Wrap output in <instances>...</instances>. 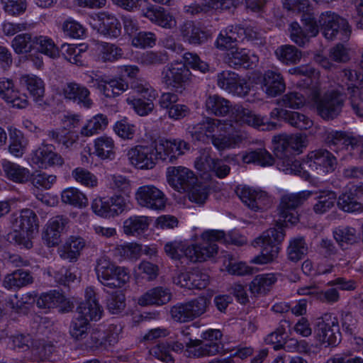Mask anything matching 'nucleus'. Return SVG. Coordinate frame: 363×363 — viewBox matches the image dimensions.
I'll list each match as a JSON object with an SVG mask.
<instances>
[{"label":"nucleus","mask_w":363,"mask_h":363,"mask_svg":"<svg viewBox=\"0 0 363 363\" xmlns=\"http://www.w3.org/2000/svg\"><path fill=\"white\" fill-rule=\"evenodd\" d=\"M201 242L196 235L191 238L194 243L188 245L182 240L168 242L164 250L173 259H179L185 256L193 262H204L217 255L218 247L216 242H225V233L218 230H206L200 235Z\"/></svg>","instance_id":"20e7f679"},{"label":"nucleus","mask_w":363,"mask_h":363,"mask_svg":"<svg viewBox=\"0 0 363 363\" xmlns=\"http://www.w3.org/2000/svg\"><path fill=\"white\" fill-rule=\"evenodd\" d=\"M180 33L184 40L191 44L199 45L208 39V34L191 21L184 23L180 28Z\"/></svg>","instance_id":"8fccbe9b"},{"label":"nucleus","mask_w":363,"mask_h":363,"mask_svg":"<svg viewBox=\"0 0 363 363\" xmlns=\"http://www.w3.org/2000/svg\"><path fill=\"white\" fill-rule=\"evenodd\" d=\"M294 144L293 135L281 134L275 135L272 139V150L277 157V167L285 174L294 173Z\"/></svg>","instance_id":"9b49d317"},{"label":"nucleus","mask_w":363,"mask_h":363,"mask_svg":"<svg viewBox=\"0 0 363 363\" xmlns=\"http://www.w3.org/2000/svg\"><path fill=\"white\" fill-rule=\"evenodd\" d=\"M106 184L109 189L130 200L132 182L127 177L119 174H108L106 176Z\"/></svg>","instance_id":"3c124183"},{"label":"nucleus","mask_w":363,"mask_h":363,"mask_svg":"<svg viewBox=\"0 0 363 363\" xmlns=\"http://www.w3.org/2000/svg\"><path fill=\"white\" fill-rule=\"evenodd\" d=\"M3 175L9 180L16 184H26L30 179V171L28 168L11 162L1 160Z\"/></svg>","instance_id":"f704fd0d"},{"label":"nucleus","mask_w":363,"mask_h":363,"mask_svg":"<svg viewBox=\"0 0 363 363\" xmlns=\"http://www.w3.org/2000/svg\"><path fill=\"white\" fill-rule=\"evenodd\" d=\"M95 272L100 283L113 289L123 287L130 279L126 268L116 265L106 257H101L97 260Z\"/></svg>","instance_id":"0eeeda50"},{"label":"nucleus","mask_w":363,"mask_h":363,"mask_svg":"<svg viewBox=\"0 0 363 363\" xmlns=\"http://www.w3.org/2000/svg\"><path fill=\"white\" fill-rule=\"evenodd\" d=\"M171 300V293L167 288L157 286L152 288L138 299L140 306H162L167 303Z\"/></svg>","instance_id":"79ce46f5"},{"label":"nucleus","mask_w":363,"mask_h":363,"mask_svg":"<svg viewBox=\"0 0 363 363\" xmlns=\"http://www.w3.org/2000/svg\"><path fill=\"white\" fill-rule=\"evenodd\" d=\"M61 93L65 99L77 103L80 107L91 108L94 102L90 98V91L84 85L69 82L62 86Z\"/></svg>","instance_id":"cd10ccee"},{"label":"nucleus","mask_w":363,"mask_h":363,"mask_svg":"<svg viewBox=\"0 0 363 363\" xmlns=\"http://www.w3.org/2000/svg\"><path fill=\"white\" fill-rule=\"evenodd\" d=\"M166 179L168 184L179 193H186L197 180L195 173L183 166L169 167L166 170Z\"/></svg>","instance_id":"412c9836"},{"label":"nucleus","mask_w":363,"mask_h":363,"mask_svg":"<svg viewBox=\"0 0 363 363\" xmlns=\"http://www.w3.org/2000/svg\"><path fill=\"white\" fill-rule=\"evenodd\" d=\"M259 61L257 55L245 48L235 47L228 52L227 62L230 66L242 65L245 67L255 66Z\"/></svg>","instance_id":"37998d69"},{"label":"nucleus","mask_w":363,"mask_h":363,"mask_svg":"<svg viewBox=\"0 0 363 363\" xmlns=\"http://www.w3.org/2000/svg\"><path fill=\"white\" fill-rule=\"evenodd\" d=\"M35 36L30 33L18 34L13 38L11 46L16 54H25L33 50Z\"/></svg>","instance_id":"e2e57ef3"},{"label":"nucleus","mask_w":363,"mask_h":363,"mask_svg":"<svg viewBox=\"0 0 363 363\" xmlns=\"http://www.w3.org/2000/svg\"><path fill=\"white\" fill-rule=\"evenodd\" d=\"M61 200L64 203L75 208H84L88 205L86 194L76 187H67L61 192Z\"/></svg>","instance_id":"603ef678"},{"label":"nucleus","mask_w":363,"mask_h":363,"mask_svg":"<svg viewBox=\"0 0 363 363\" xmlns=\"http://www.w3.org/2000/svg\"><path fill=\"white\" fill-rule=\"evenodd\" d=\"M37 306L41 308H57L61 312L69 311L72 308L70 301L57 291L42 294L36 300Z\"/></svg>","instance_id":"2f4dec72"},{"label":"nucleus","mask_w":363,"mask_h":363,"mask_svg":"<svg viewBox=\"0 0 363 363\" xmlns=\"http://www.w3.org/2000/svg\"><path fill=\"white\" fill-rule=\"evenodd\" d=\"M9 138V152L16 157H22L27 146V142L22 133L16 128H10Z\"/></svg>","instance_id":"13d9d810"},{"label":"nucleus","mask_w":363,"mask_h":363,"mask_svg":"<svg viewBox=\"0 0 363 363\" xmlns=\"http://www.w3.org/2000/svg\"><path fill=\"white\" fill-rule=\"evenodd\" d=\"M336 194L333 191H323L317 197V202L313 205L316 213L323 214L334 206L336 201Z\"/></svg>","instance_id":"774afa93"},{"label":"nucleus","mask_w":363,"mask_h":363,"mask_svg":"<svg viewBox=\"0 0 363 363\" xmlns=\"http://www.w3.org/2000/svg\"><path fill=\"white\" fill-rule=\"evenodd\" d=\"M103 308L99 304L93 287L87 286L84 291V301L77 307L78 317L87 321H97L102 316Z\"/></svg>","instance_id":"393cba45"},{"label":"nucleus","mask_w":363,"mask_h":363,"mask_svg":"<svg viewBox=\"0 0 363 363\" xmlns=\"http://www.w3.org/2000/svg\"><path fill=\"white\" fill-rule=\"evenodd\" d=\"M217 85L222 90L239 97H245L251 90L250 79L242 78L230 70H224L218 74Z\"/></svg>","instance_id":"a211bd4d"},{"label":"nucleus","mask_w":363,"mask_h":363,"mask_svg":"<svg viewBox=\"0 0 363 363\" xmlns=\"http://www.w3.org/2000/svg\"><path fill=\"white\" fill-rule=\"evenodd\" d=\"M192 79V74L186 65L175 61L167 65L162 72V81L167 86L182 91Z\"/></svg>","instance_id":"f3484780"},{"label":"nucleus","mask_w":363,"mask_h":363,"mask_svg":"<svg viewBox=\"0 0 363 363\" xmlns=\"http://www.w3.org/2000/svg\"><path fill=\"white\" fill-rule=\"evenodd\" d=\"M239 196L250 209L253 211H262L268 205V197L264 191L250 186H243Z\"/></svg>","instance_id":"7c9ffc66"},{"label":"nucleus","mask_w":363,"mask_h":363,"mask_svg":"<svg viewBox=\"0 0 363 363\" xmlns=\"http://www.w3.org/2000/svg\"><path fill=\"white\" fill-rule=\"evenodd\" d=\"M337 164L336 157L328 150L319 149L308 153L306 158L296 167V175L303 172V177L306 179L309 177L308 169L318 171L323 173L333 172Z\"/></svg>","instance_id":"9d476101"},{"label":"nucleus","mask_w":363,"mask_h":363,"mask_svg":"<svg viewBox=\"0 0 363 363\" xmlns=\"http://www.w3.org/2000/svg\"><path fill=\"white\" fill-rule=\"evenodd\" d=\"M69 218L64 216L50 218L42 233V239L49 247H56L61 242V236L69 224Z\"/></svg>","instance_id":"b1692460"},{"label":"nucleus","mask_w":363,"mask_h":363,"mask_svg":"<svg viewBox=\"0 0 363 363\" xmlns=\"http://www.w3.org/2000/svg\"><path fill=\"white\" fill-rule=\"evenodd\" d=\"M325 142L330 149L345 157L346 152L358 147L359 139L352 133L342 130H329L325 132Z\"/></svg>","instance_id":"aec40b11"},{"label":"nucleus","mask_w":363,"mask_h":363,"mask_svg":"<svg viewBox=\"0 0 363 363\" xmlns=\"http://www.w3.org/2000/svg\"><path fill=\"white\" fill-rule=\"evenodd\" d=\"M19 82L38 106L44 104L45 86L43 79L33 74H24L20 77Z\"/></svg>","instance_id":"c756f323"},{"label":"nucleus","mask_w":363,"mask_h":363,"mask_svg":"<svg viewBox=\"0 0 363 363\" xmlns=\"http://www.w3.org/2000/svg\"><path fill=\"white\" fill-rule=\"evenodd\" d=\"M237 29L235 26H230L222 30L216 40V46L221 50H228L229 52L235 47L234 43L238 40L237 36Z\"/></svg>","instance_id":"6e6d98bb"},{"label":"nucleus","mask_w":363,"mask_h":363,"mask_svg":"<svg viewBox=\"0 0 363 363\" xmlns=\"http://www.w3.org/2000/svg\"><path fill=\"white\" fill-rule=\"evenodd\" d=\"M222 270L228 272L233 275L243 276L253 273L251 267L245 262H237L231 255L225 256L223 261Z\"/></svg>","instance_id":"4d7b16f0"},{"label":"nucleus","mask_w":363,"mask_h":363,"mask_svg":"<svg viewBox=\"0 0 363 363\" xmlns=\"http://www.w3.org/2000/svg\"><path fill=\"white\" fill-rule=\"evenodd\" d=\"M108 124V117L103 113L95 114L87 118L79 130L82 138H91L106 130Z\"/></svg>","instance_id":"4c0bfd02"},{"label":"nucleus","mask_w":363,"mask_h":363,"mask_svg":"<svg viewBox=\"0 0 363 363\" xmlns=\"http://www.w3.org/2000/svg\"><path fill=\"white\" fill-rule=\"evenodd\" d=\"M113 130L121 139L128 140L134 138L137 128L127 117L124 116L115 122Z\"/></svg>","instance_id":"680f3d73"},{"label":"nucleus","mask_w":363,"mask_h":363,"mask_svg":"<svg viewBox=\"0 0 363 363\" xmlns=\"http://www.w3.org/2000/svg\"><path fill=\"white\" fill-rule=\"evenodd\" d=\"M104 82L100 86L99 93L106 98L116 97L129 88L128 82L119 76L113 78L104 76Z\"/></svg>","instance_id":"a18cd8bd"},{"label":"nucleus","mask_w":363,"mask_h":363,"mask_svg":"<svg viewBox=\"0 0 363 363\" xmlns=\"http://www.w3.org/2000/svg\"><path fill=\"white\" fill-rule=\"evenodd\" d=\"M155 91L147 83L138 84L133 86L125 99L126 103L140 116L149 115L154 109Z\"/></svg>","instance_id":"f8f14e48"},{"label":"nucleus","mask_w":363,"mask_h":363,"mask_svg":"<svg viewBox=\"0 0 363 363\" xmlns=\"http://www.w3.org/2000/svg\"><path fill=\"white\" fill-rule=\"evenodd\" d=\"M89 321L77 316L71 323L69 333L72 338L76 341H83V345L86 348L85 343L87 340H90V334H88Z\"/></svg>","instance_id":"0e129e2a"},{"label":"nucleus","mask_w":363,"mask_h":363,"mask_svg":"<svg viewBox=\"0 0 363 363\" xmlns=\"http://www.w3.org/2000/svg\"><path fill=\"white\" fill-rule=\"evenodd\" d=\"M190 327L182 329L177 335V341L172 345L171 350L182 352L184 350L186 355L193 357L213 356L218 354V347L216 345L203 344L201 340L191 339L189 333Z\"/></svg>","instance_id":"1a4fd4ad"},{"label":"nucleus","mask_w":363,"mask_h":363,"mask_svg":"<svg viewBox=\"0 0 363 363\" xmlns=\"http://www.w3.org/2000/svg\"><path fill=\"white\" fill-rule=\"evenodd\" d=\"M143 245L135 242H124L116 245L113 255L120 261H135L142 255Z\"/></svg>","instance_id":"49530a36"},{"label":"nucleus","mask_w":363,"mask_h":363,"mask_svg":"<svg viewBox=\"0 0 363 363\" xmlns=\"http://www.w3.org/2000/svg\"><path fill=\"white\" fill-rule=\"evenodd\" d=\"M301 91L300 94L296 92V108L306 103L315 104L319 115L324 119H333L340 113L344 102V96L340 92L328 91L320 98V88L317 86Z\"/></svg>","instance_id":"39448f33"},{"label":"nucleus","mask_w":363,"mask_h":363,"mask_svg":"<svg viewBox=\"0 0 363 363\" xmlns=\"http://www.w3.org/2000/svg\"><path fill=\"white\" fill-rule=\"evenodd\" d=\"M294 212V194H284L278 208V224L277 227L269 228L255 239L253 245L261 248V252L250 260V263L262 265L273 263L277 260L279 253V245L284 238L283 226L293 225Z\"/></svg>","instance_id":"f03ea898"},{"label":"nucleus","mask_w":363,"mask_h":363,"mask_svg":"<svg viewBox=\"0 0 363 363\" xmlns=\"http://www.w3.org/2000/svg\"><path fill=\"white\" fill-rule=\"evenodd\" d=\"M299 15L301 25L296 27V45L303 46L312 37L317 35L319 26L325 39L334 40L337 35L342 40H347L351 33L348 22L335 12L328 11L321 13L318 24L313 8L307 1L296 0V14Z\"/></svg>","instance_id":"f257e3e1"},{"label":"nucleus","mask_w":363,"mask_h":363,"mask_svg":"<svg viewBox=\"0 0 363 363\" xmlns=\"http://www.w3.org/2000/svg\"><path fill=\"white\" fill-rule=\"evenodd\" d=\"M89 23L92 28L107 38H116L121 34L120 21L115 15L108 12L103 11L91 15Z\"/></svg>","instance_id":"6ab92c4d"},{"label":"nucleus","mask_w":363,"mask_h":363,"mask_svg":"<svg viewBox=\"0 0 363 363\" xmlns=\"http://www.w3.org/2000/svg\"><path fill=\"white\" fill-rule=\"evenodd\" d=\"M33 282V278L29 271L16 269L4 276L2 286L6 289L16 291Z\"/></svg>","instance_id":"58836bf2"},{"label":"nucleus","mask_w":363,"mask_h":363,"mask_svg":"<svg viewBox=\"0 0 363 363\" xmlns=\"http://www.w3.org/2000/svg\"><path fill=\"white\" fill-rule=\"evenodd\" d=\"M93 154L101 160H112L116 157V147L111 136L102 135L93 140Z\"/></svg>","instance_id":"a19ab883"},{"label":"nucleus","mask_w":363,"mask_h":363,"mask_svg":"<svg viewBox=\"0 0 363 363\" xmlns=\"http://www.w3.org/2000/svg\"><path fill=\"white\" fill-rule=\"evenodd\" d=\"M62 30L65 37L72 39H82L86 36L85 27L71 17L63 21Z\"/></svg>","instance_id":"69168bd1"},{"label":"nucleus","mask_w":363,"mask_h":363,"mask_svg":"<svg viewBox=\"0 0 363 363\" xmlns=\"http://www.w3.org/2000/svg\"><path fill=\"white\" fill-rule=\"evenodd\" d=\"M0 98L10 107L22 109L26 108L28 104V97L16 86L11 79H0Z\"/></svg>","instance_id":"4be33fe9"},{"label":"nucleus","mask_w":363,"mask_h":363,"mask_svg":"<svg viewBox=\"0 0 363 363\" xmlns=\"http://www.w3.org/2000/svg\"><path fill=\"white\" fill-rule=\"evenodd\" d=\"M9 345L14 350H29L33 354L40 359L48 358L54 351V346L50 342L29 334L17 333L11 335Z\"/></svg>","instance_id":"4468645a"},{"label":"nucleus","mask_w":363,"mask_h":363,"mask_svg":"<svg viewBox=\"0 0 363 363\" xmlns=\"http://www.w3.org/2000/svg\"><path fill=\"white\" fill-rule=\"evenodd\" d=\"M33 292L23 294L21 296L12 295L4 299L6 310L9 308L15 312L24 313L35 301Z\"/></svg>","instance_id":"de8ad7c7"},{"label":"nucleus","mask_w":363,"mask_h":363,"mask_svg":"<svg viewBox=\"0 0 363 363\" xmlns=\"http://www.w3.org/2000/svg\"><path fill=\"white\" fill-rule=\"evenodd\" d=\"M233 115L235 121L240 124H246L257 128L265 126L263 129L266 130H273L277 127V123L267 122L264 117L256 114L251 110L242 106L235 107Z\"/></svg>","instance_id":"c85d7f7f"},{"label":"nucleus","mask_w":363,"mask_h":363,"mask_svg":"<svg viewBox=\"0 0 363 363\" xmlns=\"http://www.w3.org/2000/svg\"><path fill=\"white\" fill-rule=\"evenodd\" d=\"M154 150L147 145H135L130 147L126 154L129 163L139 169H152L157 162Z\"/></svg>","instance_id":"a878e982"},{"label":"nucleus","mask_w":363,"mask_h":363,"mask_svg":"<svg viewBox=\"0 0 363 363\" xmlns=\"http://www.w3.org/2000/svg\"><path fill=\"white\" fill-rule=\"evenodd\" d=\"M121 332V326L114 325H110L106 331L93 330L90 334V340H87L85 345L91 350L113 345L118 342Z\"/></svg>","instance_id":"bb28decb"},{"label":"nucleus","mask_w":363,"mask_h":363,"mask_svg":"<svg viewBox=\"0 0 363 363\" xmlns=\"http://www.w3.org/2000/svg\"><path fill=\"white\" fill-rule=\"evenodd\" d=\"M93 213L101 218H113L130 208V200L115 194L110 197L96 196L91 201Z\"/></svg>","instance_id":"6e6552de"},{"label":"nucleus","mask_w":363,"mask_h":363,"mask_svg":"<svg viewBox=\"0 0 363 363\" xmlns=\"http://www.w3.org/2000/svg\"><path fill=\"white\" fill-rule=\"evenodd\" d=\"M27 162L31 167L48 169L62 166L64 160L52 145L43 143L30 152Z\"/></svg>","instance_id":"dca6fc26"},{"label":"nucleus","mask_w":363,"mask_h":363,"mask_svg":"<svg viewBox=\"0 0 363 363\" xmlns=\"http://www.w3.org/2000/svg\"><path fill=\"white\" fill-rule=\"evenodd\" d=\"M152 147L156 162H174L189 149V144L182 140L166 138L157 140Z\"/></svg>","instance_id":"2eb2a0df"},{"label":"nucleus","mask_w":363,"mask_h":363,"mask_svg":"<svg viewBox=\"0 0 363 363\" xmlns=\"http://www.w3.org/2000/svg\"><path fill=\"white\" fill-rule=\"evenodd\" d=\"M230 108V102L223 97L214 94L208 96L205 101V110L207 113L218 116L226 115Z\"/></svg>","instance_id":"5fc2aeb1"},{"label":"nucleus","mask_w":363,"mask_h":363,"mask_svg":"<svg viewBox=\"0 0 363 363\" xmlns=\"http://www.w3.org/2000/svg\"><path fill=\"white\" fill-rule=\"evenodd\" d=\"M85 246L86 241L82 237L70 235L58 248V253L61 258L69 262H75L78 259Z\"/></svg>","instance_id":"473e14b6"},{"label":"nucleus","mask_w":363,"mask_h":363,"mask_svg":"<svg viewBox=\"0 0 363 363\" xmlns=\"http://www.w3.org/2000/svg\"><path fill=\"white\" fill-rule=\"evenodd\" d=\"M242 160L245 163H256L262 167L271 166L274 162L272 156L264 149L245 152L242 155Z\"/></svg>","instance_id":"052dcab7"},{"label":"nucleus","mask_w":363,"mask_h":363,"mask_svg":"<svg viewBox=\"0 0 363 363\" xmlns=\"http://www.w3.org/2000/svg\"><path fill=\"white\" fill-rule=\"evenodd\" d=\"M333 237L341 246L352 245L358 240V235L355 228L350 226H340L333 231Z\"/></svg>","instance_id":"338daca9"},{"label":"nucleus","mask_w":363,"mask_h":363,"mask_svg":"<svg viewBox=\"0 0 363 363\" xmlns=\"http://www.w3.org/2000/svg\"><path fill=\"white\" fill-rule=\"evenodd\" d=\"M262 89L269 97L277 96L285 90L283 77L278 72H266L262 78Z\"/></svg>","instance_id":"c03bdc74"},{"label":"nucleus","mask_w":363,"mask_h":363,"mask_svg":"<svg viewBox=\"0 0 363 363\" xmlns=\"http://www.w3.org/2000/svg\"><path fill=\"white\" fill-rule=\"evenodd\" d=\"M225 121L207 118L202 122L190 126L188 132L193 140L203 143L211 142L219 152L239 148L247 140V133L241 129L229 132Z\"/></svg>","instance_id":"7ed1b4c3"},{"label":"nucleus","mask_w":363,"mask_h":363,"mask_svg":"<svg viewBox=\"0 0 363 363\" xmlns=\"http://www.w3.org/2000/svg\"><path fill=\"white\" fill-rule=\"evenodd\" d=\"M150 223L147 216L133 215L123 220L122 231L127 236L139 237L148 230Z\"/></svg>","instance_id":"72a5a7b5"},{"label":"nucleus","mask_w":363,"mask_h":363,"mask_svg":"<svg viewBox=\"0 0 363 363\" xmlns=\"http://www.w3.org/2000/svg\"><path fill=\"white\" fill-rule=\"evenodd\" d=\"M143 16L164 28H172L177 24L173 15L167 12L162 7L156 8L153 5H150L145 11H143Z\"/></svg>","instance_id":"e433bc0d"},{"label":"nucleus","mask_w":363,"mask_h":363,"mask_svg":"<svg viewBox=\"0 0 363 363\" xmlns=\"http://www.w3.org/2000/svg\"><path fill=\"white\" fill-rule=\"evenodd\" d=\"M33 50L53 60L60 57L57 46L52 38L45 35L35 36Z\"/></svg>","instance_id":"864d4df0"},{"label":"nucleus","mask_w":363,"mask_h":363,"mask_svg":"<svg viewBox=\"0 0 363 363\" xmlns=\"http://www.w3.org/2000/svg\"><path fill=\"white\" fill-rule=\"evenodd\" d=\"M316 335L320 342L328 346H337L341 341L337 318L332 315H325L318 323Z\"/></svg>","instance_id":"5701e85b"},{"label":"nucleus","mask_w":363,"mask_h":363,"mask_svg":"<svg viewBox=\"0 0 363 363\" xmlns=\"http://www.w3.org/2000/svg\"><path fill=\"white\" fill-rule=\"evenodd\" d=\"M294 105L295 94H290L285 95L279 102V108L274 109L271 115L277 116L278 118L287 121L292 126L295 124L294 121Z\"/></svg>","instance_id":"09e8293b"},{"label":"nucleus","mask_w":363,"mask_h":363,"mask_svg":"<svg viewBox=\"0 0 363 363\" xmlns=\"http://www.w3.org/2000/svg\"><path fill=\"white\" fill-rule=\"evenodd\" d=\"M93 51L97 60L103 62H116L123 55L122 49L116 45L103 41L94 42Z\"/></svg>","instance_id":"c9c22d12"},{"label":"nucleus","mask_w":363,"mask_h":363,"mask_svg":"<svg viewBox=\"0 0 363 363\" xmlns=\"http://www.w3.org/2000/svg\"><path fill=\"white\" fill-rule=\"evenodd\" d=\"M13 220V232L8 235L11 242L26 249L33 247L32 240L38 231V217L35 212L28 208L21 210L15 214Z\"/></svg>","instance_id":"423d86ee"},{"label":"nucleus","mask_w":363,"mask_h":363,"mask_svg":"<svg viewBox=\"0 0 363 363\" xmlns=\"http://www.w3.org/2000/svg\"><path fill=\"white\" fill-rule=\"evenodd\" d=\"M134 199L140 208L155 211H164L167 203L164 192L152 184L138 186L135 191Z\"/></svg>","instance_id":"ddd939ff"},{"label":"nucleus","mask_w":363,"mask_h":363,"mask_svg":"<svg viewBox=\"0 0 363 363\" xmlns=\"http://www.w3.org/2000/svg\"><path fill=\"white\" fill-rule=\"evenodd\" d=\"M276 273H264L255 276L249 284V290L254 296L268 294L277 281Z\"/></svg>","instance_id":"ea45409f"},{"label":"nucleus","mask_w":363,"mask_h":363,"mask_svg":"<svg viewBox=\"0 0 363 363\" xmlns=\"http://www.w3.org/2000/svg\"><path fill=\"white\" fill-rule=\"evenodd\" d=\"M62 53L65 58L69 62L82 65L83 63L82 55L86 50L87 46L84 44H63L62 45Z\"/></svg>","instance_id":"bf43d9fd"}]
</instances>
